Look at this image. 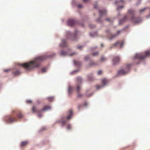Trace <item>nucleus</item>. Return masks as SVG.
Listing matches in <instances>:
<instances>
[{
  "label": "nucleus",
  "instance_id": "61",
  "mask_svg": "<svg viewBox=\"0 0 150 150\" xmlns=\"http://www.w3.org/2000/svg\"><path fill=\"white\" fill-rule=\"evenodd\" d=\"M88 1V0H83V1L84 3H86Z\"/></svg>",
  "mask_w": 150,
  "mask_h": 150
},
{
  "label": "nucleus",
  "instance_id": "52",
  "mask_svg": "<svg viewBox=\"0 0 150 150\" xmlns=\"http://www.w3.org/2000/svg\"><path fill=\"white\" fill-rule=\"evenodd\" d=\"M82 106V105L79 104L78 105V108L79 110Z\"/></svg>",
  "mask_w": 150,
  "mask_h": 150
},
{
  "label": "nucleus",
  "instance_id": "1",
  "mask_svg": "<svg viewBox=\"0 0 150 150\" xmlns=\"http://www.w3.org/2000/svg\"><path fill=\"white\" fill-rule=\"evenodd\" d=\"M56 53H53L47 55H42L35 57L33 60L27 62L20 64L19 65L23 67L25 69L30 71L40 67L41 62L48 58H51L56 55Z\"/></svg>",
  "mask_w": 150,
  "mask_h": 150
},
{
  "label": "nucleus",
  "instance_id": "26",
  "mask_svg": "<svg viewBox=\"0 0 150 150\" xmlns=\"http://www.w3.org/2000/svg\"><path fill=\"white\" fill-rule=\"evenodd\" d=\"M89 27L91 28H93L96 27V25L94 24H90L89 25Z\"/></svg>",
  "mask_w": 150,
  "mask_h": 150
},
{
  "label": "nucleus",
  "instance_id": "29",
  "mask_svg": "<svg viewBox=\"0 0 150 150\" xmlns=\"http://www.w3.org/2000/svg\"><path fill=\"white\" fill-rule=\"evenodd\" d=\"M120 2H121L124 3V2L125 1L123 0H119L118 1H116L115 2L114 4H115L117 5L118 4V3Z\"/></svg>",
  "mask_w": 150,
  "mask_h": 150
},
{
  "label": "nucleus",
  "instance_id": "49",
  "mask_svg": "<svg viewBox=\"0 0 150 150\" xmlns=\"http://www.w3.org/2000/svg\"><path fill=\"white\" fill-rule=\"evenodd\" d=\"M95 65V64L93 62H91L89 63V66H91Z\"/></svg>",
  "mask_w": 150,
  "mask_h": 150
},
{
  "label": "nucleus",
  "instance_id": "56",
  "mask_svg": "<svg viewBox=\"0 0 150 150\" xmlns=\"http://www.w3.org/2000/svg\"><path fill=\"white\" fill-rule=\"evenodd\" d=\"M129 27V25H127L126 27H124V28H123L121 30H122H122H125L128 27Z\"/></svg>",
  "mask_w": 150,
  "mask_h": 150
},
{
  "label": "nucleus",
  "instance_id": "48",
  "mask_svg": "<svg viewBox=\"0 0 150 150\" xmlns=\"http://www.w3.org/2000/svg\"><path fill=\"white\" fill-rule=\"evenodd\" d=\"M83 96V95L80 93H78L77 96V97L78 98H80L82 97Z\"/></svg>",
  "mask_w": 150,
  "mask_h": 150
},
{
  "label": "nucleus",
  "instance_id": "15",
  "mask_svg": "<svg viewBox=\"0 0 150 150\" xmlns=\"http://www.w3.org/2000/svg\"><path fill=\"white\" fill-rule=\"evenodd\" d=\"M142 19L139 18L137 19V18L136 17V19H134L133 21H132L134 24L139 23L142 22Z\"/></svg>",
  "mask_w": 150,
  "mask_h": 150
},
{
  "label": "nucleus",
  "instance_id": "18",
  "mask_svg": "<svg viewBox=\"0 0 150 150\" xmlns=\"http://www.w3.org/2000/svg\"><path fill=\"white\" fill-rule=\"evenodd\" d=\"M13 74L15 75H19L22 74V72L19 70L17 69L15 71L13 72Z\"/></svg>",
  "mask_w": 150,
  "mask_h": 150
},
{
  "label": "nucleus",
  "instance_id": "43",
  "mask_svg": "<svg viewBox=\"0 0 150 150\" xmlns=\"http://www.w3.org/2000/svg\"><path fill=\"white\" fill-rule=\"evenodd\" d=\"M119 44V42L118 41H117L114 44H113V45L115 47Z\"/></svg>",
  "mask_w": 150,
  "mask_h": 150
},
{
  "label": "nucleus",
  "instance_id": "47",
  "mask_svg": "<svg viewBox=\"0 0 150 150\" xmlns=\"http://www.w3.org/2000/svg\"><path fill=\"white\" fill-rule=\"evenodd\" d=\"M67 129L69 130L71 128V126L70 124H68L67 126Z\"/></svg>",
  "mask_w": 150,
  "mask_h": 150
},
{
  "label": "nucleus",
  "instance_id": "37",
  "mask_svg": "<svg viewBox=\"0 0 150 150\" xmlns=\"http://www.w3.org/2000/svg\"><path fill=\"white\" fill-rule=\"evenodd\" d=\"M47 99L50 101H52L54 99V98L53 97H49L47 98Z\"/></svg>",
  "mask_w": 150,
  "mask_h": 150
},
{
  "label": "nucleus",
  "instance_id": "9",
  "mask_svg": "<svg viewBox=\"0 0 150 150\" xmlns=\"http://www.w3.org/2000/svg\"><path fill=\"white\" fill-rule=\"evenodd\" d=\"M122 32L121 30H119L117 31L116 33L113 35L108 39V40L109 41H111L114 39L116 38L117 36L120 34V33Z\"/></svg>",
  "mask_w": 150,
  "mask_h": 150
},
{
  "label": "nucleus",
  "instance_id": "16",
  "mask_svg": "<svg viewBox=\"0 0 150 150\" xmlns=\"http://www.w3.org/2000/svg\"><path fill=\"white\" fill-rule=\"evenodd\" d=\"M89 34L90 36L92 38H94L98 36V32L97 31L93 33H90Z\"/></svg>",
  "mask_w": 150,
  "mask_h": 150
},
{
  "label": "nucleus",
  "instance_id": "53",
  "mask_svg": "<svg viewBox=\"0 0 150 150\" xmlns=\"http://www.w3.org/2000/svg\"><path fill=\"white\" fill-rule=\"evenodd\" d=\"M11 70V69H6L4 70V72H7L10 71Z\"/></svg>",
  "mask_w": 150,
  "mask_h": 150
},
{
  "label": "nucleus",
  "instance_id": "23",
  "mask_svg": "<svg viewBox=\"0 0 150 150\" xmlns=\"http://www.w3.org/2000/svg\"><path fill=\"white\" fill-rule=\"evenodd\" d=\"M79 70L76 69L73 71L72 72H71L70 74H77V73L79 72Z\"/></svg>",
  "mask_w": 150,
  "mask_h": 150
},
{
  "label": "nucleus",
  "instance_id": "3",
  "mask_svg": "<svg viewBox=\"0 0 150 150\" xmlns=\"http://www.w3.org/2000/svg\"><path fill=\"white\" fill-rule=\"evenodd\" d=\"M131 64H127L125 68H120L118 69L117 71V75H124L128 74L130 71V67Z\"/></svg>",
  "mask_w": 150,
  "mask_h": 150
},
{
  "label": "nucleus",
  "instance_id": "33",
  "mask_svg": "<svg viewBox=\"0 0 150 150\" xmlns=\"http://www.w3.org/2000/svg\"><path fill=\"white\" fill-rule=\"evenodd\" d=\"M90 59L89 56L88 55L86 56L84 58V60L85 61H87L89 60Z\"/></svg>",
  "mask_w": 150,
  "mask_h": 150
},
{
  "label": "nucleus",
  "instance_id": "20",
  "mask_svg": "<svg viewBox=\"0 0 150 150\" xmlns=\"http://www.w3.org/2000/svg\"><path fill=\"white\" fill-rule=\"evenodd\" d=\"M105 32L107 34L108 36L111 35L112 34V33L111 32L110 30L109 29H107L105 30Z\"/></svg>",
  "mask_w": 150,
  "mask_h": 150
},
{
  "label": "nucleus",
  "instance_id": "30",
  "mask_svg": "<svg viewBox=\"0 0 150 150\" xmlns=\"http://www.w3.org/2000/svg\"><path fill=\"white\" fill-rule=\"evenodd\" d=\"M98 47L97 46H95L93 47H89V49L90 50H95V49L97 48Z\"/></svg>",
  "mask_w": 150,
  "mask_h": 150
},
{
  "label": "nucleus",
  "instance_id": "8",
  "mask_svg": "<svg viewBox=\"0 0 150 150\" xmlns=\"http://www.w3.org/2000/svg\"><path fill=\"white\" fill-rule=\"evenodd\" d=\"M135 11L134 9H129L128 10V13L132 16L130 18V20L132 21H133L134 19H136V17L134 16Z\"/></svg>",
  "mask_w": 150,
  "mask_h": 150
},
{
  "label": "nucleus",
  "instance_id": "14",
  "mask_svg": "<svg viewBox=\"0 0 150 150\" xmlns=\"http://www.w3.org/2000/svg\"><path fill=\"white\" fill-rule=\"evenodd\" d=\"M127 17L128 16L127 15L125 16L123 18L119 20V24L120 25L124 23L126 19L127 18Z\"/></svg>",
  "mask_w": 150,
  "mask_h": 150
},
{
  "label": "nucleus",
  "instance_id": "54",
  "mask_svg": "<svg viewBox=\"0 0 150 150\" xmlns=\"http://www.w3.org/2000/svg\"><path fill=\"white\" fill-rule=\"evenodd\" d=\"M129 27V25H127L126 27H124V28H123L121 30H122H122H125L128 27Z\"/></svg>",
  "mask_w": 150,
  "mask_h": 150
},
{
  "label": "nucleus",
  "instance_id": "50",
  "mask_svg": "<svg viewBox=\"0 0 150 150\" xmlns=\"http://www.w3.org/2000/svg\"><path fill=\"white\" fill-rule=\"evenodd\" d=\"M27 103H32V101L30 100H27L26 101Z\"/></svg>",
  "mask_w": 150,
  "mask_h": 150
},
{
  "label": "nucleus",
  "instance_id": "19",
  "mask_svg": "<svg viewBox=\"0 0 150 150\" xmlns=\"http://www.w3.org/2000/svg\"><path fill=\"white\" fill-rule=\"evenodd\" d=\"M74 64L75 65L79 67L81 66V62L79 61H76L74 60Z\"/></svg>",
  "mask_w": 150,
  "mask_h": 150
},
{
  "label": "nucleus",
  "instance_id": "2",
  "mask_svg": "<svg viewBox=\"0 0 150 150\" xmlns=\"http://www.w3.org/2000/svg\"><path fill=\"white\" fill-rule=\"evenodd\" d=\"M79 33V31L76 29H75L74 32L66 31L65 33L66 39L72 41H77L79 39V37L77 35Z\"/></svg>",
  "mask_w": 150,
  "mask_h": 150
},
{
  "label": "nucleus",
  "instance_id": "10",
  "mask_svg": "<svg viewBox=\"0 0 150 150\" xmlns=\"http://www.w3.org/2000/svg\"><path fill=\"white\" fill-rule=\"evenodd\" d=\"M17 119L16 117L10 116L6 120V121L7 122L10 123L14 121H17Z\"/></svg>",
  "mask_w": 150,
  "mask_h": 150
},
{
  "label": "nucleus",
  "instance_id": "7",
  "mask_svg": "<svg viewBox=\"0 0 150 150\" xmlns=\"http://www.w3.org/2000/svg\"><path fill=\"white\" fill-rule=\"evenodd\" d=\"M120 58L119 56L114 57L112 60V64L113 66L117 65L120 61Z\"/></svg>",
  "mask_w": 150,
  "mask_h": 150
},
{
  "label": "nucleus",
  "instance_id": "34",
  "mask_svg": "<svg viewBox=\"0 0 150 150\" xmlns=\"http://www.w3.org/2000/svg\"><path fill=\"white\" fill-rule=\"evenodd\" d=\"M106 59L104 56H102L100 59V61L101 62H103L104 61H105Z\"/></svg>",
  "mask_w": 150,
  "mask_h": 150
},
{
  "label": "nucleus",
  "instance_id": "5",
  "mask_svg": "<svg viewBox=\"0 0 150 150\" xmlns=\"http://www.w3.org/2000/svg\"><path fill=\"white\" fill-rule=\"evenodd\" d=\"M149 54H150V52L147 51L145 52V55H142L141 53H136L133 59H144Z\"/></svg>",
  "mask_w": 150,
  "mask_h": 150
},
{
  "label": "nucleus",
  "instance_id": "13",
  "mask_svg": "<svg viewBox=\"0 0 150 150\" xmlns=\"http://www.w3.org/2000/svg\"><path fill=\"white\" fill-rule=\"evenodd\" d=\"M69 55V52L68 51H64L62 50L61 51L60 55L62 56H66Z\"/></svg>",
  "mask_w": 150,
  "mask_h": 150
},
{
  "label": "nucleus",
  "instance_id": "17",
  "mask_svg": "<svg viewBox=\"0 0 150 150\" xmlns=\"http://www.w3.org/2000/svg\"><path fill=\"white\" fill-rule=\"evenodd\" d=\"M73 115V111L72 110L70 109L69 111V115L67 117V119L68 120H69L70 119L72 116Z\"/></svg>",
  "mask_w": 150,
  "mask_h": 150
},
{
  "label": "nucleus",
  "instance_id": "58",
  "mask_svg": "<svg viewBox=\"0 0 150 150\" xmlns=\"http://www.w3.org/2000/svg\"><path fill=\"white\" fill-rule=\"evenodd\" d=\"M80 25L83 27H85L83 23H81Z\"/></svg>",
  "mask_w": 150,
  "mask_h": 150
},
{
  "label": "nucleus",
  "instance_id": "42",
  "mask_svg": "<svg viewBox=\"0 0 150 150\" xmlns=\"http://www.w3.org/2000/svg\"><path fill=\"white\" fill-rule=\"evenodd\" d=\"M62 123V126H64L65 124L66 121H65L61 120L60 122Z\"/></svg>",
  "mask_w": 150,
  "mask_h": 150
},
{
  "label": "nucleus",
  "instance_id": "44",
  "mask_svg": "<svg viewBox=\"0 0 150 150\" xmlns=\"http://www.w3.org/2000/svg\"><path fill=\"white\" fill-rule=\"evenodd\" d=\"M103 71L102 70H100L98 71L97 74H102Z\"/></svg>",
  "mask_w": 150,
  "mask_h": 150
},
{
  "label": "nucleus",
  "instance_id": "55",
  "mask_svg": "<svg viewBox=\"0 0 150 150\" xmlns=\"http://www.w3.org/2000/svg\"><path fill=\"white\" fill-rule=\"evenodd\" d=\"M129 27V25H127L126 27H124V28H123L121 30H122H122H125L128 27Z\"/></svg>",
  "mask_w": 150,
  "mask_h": 150
},
{
  "label": "nucleus",
  "instance_id": "12",
  "mask_svg": "<svg viewBox=\"0 0 150 150\" xmlns=\"http://www.w3.org/2000/svg\"><path fill=\"white\" fill-rule=\"evenodd\" d=\"M66 40L65 39H62V42L59 44V46L62 47H64L66 46Z\"/></svg>",
  "mask_w": 150,
  "mask_h": 150
},
{
  "label": "nucleus",
  "instance_id": "39",
  "mask_svg": "<svg viewBox=\"0 0 150 150\" xmlns=\"http://www.w3.org/2000/svg\"><path fill=\"white\" fill-rule=\"evenodd\" d=\"M71 3L72 5L74 6L77 5L76 2L75 0H72Z\"/></svg>",
  "mask_w": 150,
  "mask_h": 150
},
{
  "label": "nucleus",
  "instance_id": "41",
  "mask_svg": "<svg viewBox=\"0 0 150 150\" xmlns=\"http://www.w3.org/2000/svg\"><path fill=\"white\" fill-rule=\"evenodd\" d=\"M76 53H77L76 52H73L72 53H71L70 54H69V56H71L73 55H74L75 54H76Z\"/></svg>",
  "mask_w": 150,
  "mask_h": 150
},
{
  "label": "nucleus",
  "instance_id": "22",
  "mask_svg": "<svg viewBox=\"0 0 150 150\" xmlns=\"http://www.w3.org/2000/svg\"><path fill=\"white\" fill-rule=\"evenodd\" d=\"M51 108L50 106H45L43 109L41 110V111H45L47 110L48 109H50Z\"/></svg>",
  "mask_w": 150,
  "mask_h": 150
},
{
  "label": "nucleus",
  "instance_id": "63",
  "mask_svg": "<svg viewBox=\"0 0 150 150\" xmlns=\"http://www.w3.org/2000/svg\"><path fill=\"white\" fill-rule=\"evenodd\" d=\"M101 46L102 47L103 46V44H101Z\"/></svg>",
  "mask_w": 150,
  "mask_h": 150
},
{
  "label": "nucleus",
  "instance_id": "4",
  "mask_svg": "<svg viewBox=\"0 0 150 150\" xmlns=\"http://www.w3.org/2000/svg\"><path fill=\"white\" fill-rule=\"evenodd\" d=\"M98 12L99 13V17L97 19L96 21L100 24H102L104 21V20L102 18V17L106 15L107 13V10L105 9H98Z\"/></svg>",
  "mask_w": 150,
  "mask_h": 150
},
{
  "label": "nucleus",
  "instance_id": "45",
  "mask_svg": "<svg viewBox=\"0 0 150 150\" xmlns=\"http://www.w3.org/2000/svg\"><path fill=\"white\" fill-rule=\"evenodd\" d=\"M76 5L77 6L78 8H81L83 7L82 5L81 4H79Z\"/></svg>",
  "mask_w": 150,
  "mask_h": 150
},
{
  "label": "nucleus",
  "instance_id": "28",
  "mask_svg": "<svg viewBox=\"0 0 150 150\" xmlns=\"http://www.w3.org/2000/svg\"><path fill=\"white\" fill-rule=\"evenodd\" d=\"M32 112H38V111L36 110V108L35 106H34L32 109Z\"/></svg>",
  "mask_w": 150,
  "mask_h": 150
},
{
  "label": "nucleus",
  "instance_id": "25",
  "mask_svg": "<svg viewBox=\"0 0 150 150\" xmlns=\"http://www.w3.org/2000/svg\"><path fill=\"white\" fill-rule=\"evenodd\" d=\"M147 8V7H146L142 9H141L139 10V12L140 13H142L144 12L145 11Z\"/></svg>",
  "mask_w": 150,
  "mask_h": 150
},
{
  "label": "nucleus",
  "instance_id": "27",
  "mask_svg": "<svg viewBox=\"0 0 150 150\" xmlns=\"http://www.w3.org/2000/svg\"><path fill=\"white\" fill-rule=\"evenodd\" d=\"M92 54L93 56H96L98 54V52L96 51L92 53Z\"/></svg>",
  "mask_w": 150,
  "mask_h": 150
},
{
  "label": "nucleus",
  "instance_id": "31",
  "mask_svg": "<svg viewBox=\"0 0 150 150\" xmlns=\"http://www.w3.org/2000/svg\"><path fill=\"white\" fill-rule=\"evenodd\" d=\"M47 69L46 68L44 67L42 69L41 72L42 73H44L46 72Z\"/></svg>",
  "mask_w": 150,
  "mask_h": 150
},
{
  "label": "nucleus",
  "instance_id": "6",
  "mask_svg": "<svg viewBox=\"0 0 150 150\" xmlns=\"http://www.w3.org/2000/svg\"><path fill=\"white\" fill-rule=\"evenodd\" d=\"M101 82L103 85H97L96 86V87L97 89H100L101 88H103L104 86L106 85L109 82L108 80L106 79H103L101 80Z\"/></svg>",
  "mask_w": 150,
  "mask_h": 150
},
{
  "label": "nucleus",
  "instance_id": "57",
  "mask_svg": "<svg viewBox=\"0 0 150 150\" xmlns=\"http://www.w3.org/2000/svg\"><path fill=\"white\" fill-rule=\"evenodd\" d=\"M123 44H124L123 42H122V43H121L120 44V48H122V45H123Z\"/></svg>",
  "mask_w": 150,
  "mask_h": 150
},
{
  "label": "nucleus",
  "instance_id": "60",
  "mask_svg": "<svg viewBox=\"0 0 150 150\" xmlns=\"http://www.w3.org/2000/svg\"><path fill=\"white\" fill-rule=\"evenodd\" d=\"M42 115L41 114H39L38 115V116L39 117H42Z\"/></svg>",
  "mask_w": 150,
  "mask_h": 150
},
{
  "label": "nucleus",
  "instance_id": "21",
  "mask_svg": "<svg viewBox=\"0 0 150 150\" xmlns=\"http://www.w3.org/2000/svg\"><path fill=\"white\" fill-rule=\"evenodd\" d=\"M28 142L27 141L22 142L21 143V146L23 147L28 144Z\"/></svg>",
  "mask_w": 150,
  "mask_h": 150
},
{
  "label": "nucleus",
  "instance_id": "36",
  "mask_svg": "<svg viewBox=\"0 0 150 150\" xmlns=\"http://www.w3.org/2000/svg\"><path fill=\"white\" fill-rule=\"evenodd\" d=\"M142 0H139L136 3V5L137 6L141 4Z\"/></svg>",
  "mask_w": 150,
  "mask_h": 150
},
{
  "label": "nucleus",
  "instance_id": "11",
  "mask_svg": "<svg viewBox=\"0 0 150 150\" xmlns=\"http://www.w3.org/2000/svg\"><path fill=\"white\" fill-rule=\"evenodd\" d=\"M76 22V21L73 19H69L67 21V25L69 26L72 27L74 25Z\"/></svg>",
  "mask_w": 150,
  "mask_h": 150
},
{
  "label": "nucleus",
  "instance_id": "46",
  "mask_svg": "<svg viewBox=\"0 0 150 150\" xmlns=\"http://www.w3.org/2000/svg\"><path fill=\"white\" fill-rule=\"evenodd\" d=\"M77 81L78 83H81V78L79 77L77 79Z\"/></svg>",
  "mask_w": 150,
  "mask_h": 150
},
{
  "label": "nucleus",
  "instance_id": "62",
  "mask_svg": "<svg viewBox=\"0 0 150 150\" xmlns=\"http://www.w3.org/2000/svg\"><path fill=\"white\" fill-rule=\"evenodd\" d=\"M87 105V103H84V106H86Z\"/></svg>",
  "mask_w": 150,
  "mask_h": 150
},
{
  "label": "nucleus",
  "instance_id": "35",
  "mask_svg": "<svg viewBox=\"0 0 150 150\" xmlns=\"http://www.w3.org/2000/svg\"><path fill=\"white\" fill-rule=\"evenodd\" d=\"M18 117L19 118H21L23 117V115L21 112H19L18 114Z\"/></svg>",
  "mask_w": 150,
  "mask_h": 150
},
{
  "label": "nucleus",
  "instance_id": "40",
  "mask_svg": "<svg viewBox=\"0 0 150 150\" xmlns=\"http://www.w3.org/2000/svg\"><path fill=\"white\" fill-rule=\"evenodd\" d=\"M123 8V6H118L117 7V10H119L121 8Z\"/></svg>",
  "mask_w": 150,
  "mask_h": 150
},
{
  "label": "nucleus",
  "instance_id": "32",
  "mask_svg": "<svg viewBox=\"0 0 150 150\" xmlns=\"http://www.w3.org/2000/svg\"><path fill=\"white\" fill-rule=\"evenodd\" d=\"M81 89V86L80 85H77V92L79 93Z\"/></svg>",
  "mask_w": 150,
  "mask_h": 150
},
{
  "label": "nucleus",
  "instance_id": "64",
  "mask_svg": "<svg viewBox=\"0 0 150 150\" xmlns=\"http://www.w3.org/2000/svg\"><path fill=\"white\" fill-rule=\"evenodd\" d=\"M112 47H110V48H111Z\"/></svg>",
  "mask_w": 150,
  "mask_h": 150
},
{
  "label": "nucleus",
  "instance_id": "38",
  "mask_svg": "<svg viewBox=\"0 0 150 150\" xmlns=\"http://www.w3.org/2000/svg\"><path fill=\"white\" fill-rule=\"evenodd\" d=\"M105 20L107 21L110 22H113V21L112 20H111L109 18H106V19H105Z\"/></svg>",
  "mask_w": 150,
  "mask_h": 150
},
{
  "label": "nucleus",
  "instance_id": "24",
  "mask_svg": "<svg viewBox=\"0 0 150 150\" xmlns=\"http://www.w3.org/2000/svg\"><path fill=\"white\" fill-rule=\"evenodd\" d=\"M74 88L71 86H69L68 88V93L69 94H71V93L72 91L73 90Z\"/></svg>",
  "mask_w": 150,
  "mask_h": 150
},
{
  "label": "nucleus",
  "instance_id": "51",
  "mask_svg": "<svg viewBox=\"0 0 150 150\" xmlns=\"http://www.w3.org/2000/svg\"><path fill=\"white\" fill-rule=\"evenodd\" d=\"M83 46L80 45V46H78L77 47V48L78 49H81V48H83Z\"/></svg>",
  "mask_w": 150,
  "mask_h": 150
},
{
  "label": "nucleus",
  "instance_id": "59",
  "mask_svg": "<svg viewBox=\"0 0 150 150\" xmlns=\"http://www.w3.org/2000/svg\"><path fill=\"white\" fill-rule=\"evenodd\" d=\"M94 8H97V4H95L94 6Z\"/></svg>",
  "mask_w": 150,
  "mask_h": 150
}]
</instances>
